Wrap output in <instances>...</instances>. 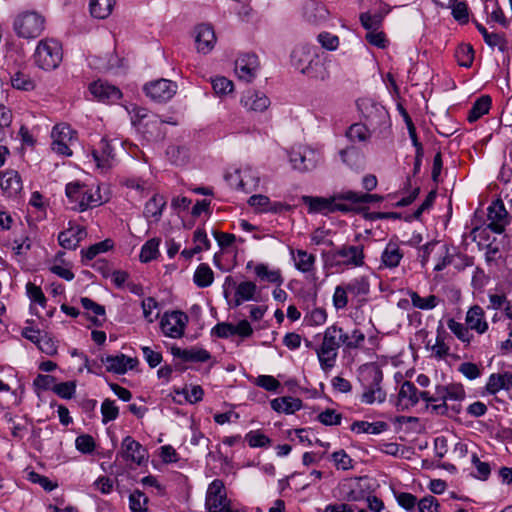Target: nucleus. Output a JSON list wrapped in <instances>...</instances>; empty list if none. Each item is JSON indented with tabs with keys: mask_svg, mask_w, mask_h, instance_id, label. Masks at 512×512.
<instances>
[{
	"mask_svg": "<svg viewBox=\"0 0 512 512\" xmlns=\"http://www.w3.org/2000/svg\"><path fill=\"white\" fill-rule=\"evenodd\" d=\"M44 18L36 12H27L18 16L14 21L16 34L25 39H34L44 30Z\"/></svg>",
	"mask_w": 512,
	"mask_h": 512,
	"instance_id": "7",
	"label": "nucleus"
},
{
	"mask_svg": "<svg viewBox=\"0 0 512 512\" xmlns=\"http://www.w3.org/2000/svg\"><path fill=\"white\" fill-rule=\"evenodd\" d=\"M388 424L384 421L367 422L355 421L351 424L350 429L356 433L380 434L388 429Z\"/></svg>",
	"mask_w": 512,
	"mask_h": 512,
	"instance_id": "34",
	"label": "nucleus"
},
{
	"mask_svg": "<svg viewBox=\"0 0 512 512\" xmlns=\"http://www.w3.org/2000/svg\"><path fill=\"white\" fill-rule=\"evenodd\" d=\"M360 112V122L353 123L348 128H386L390 127V116L386 108L370 98H361L356 102Z\"/></svg>",
	"mask_w": 512,
	"mask_h": 512,
	"instance_id": "1",
	"label": "nucleus"
},
{
	"mask_svg": "<svg viewBox=\"0 0 512 512\" xmlns=\"http://www.w3.org/2000/svg\"><path fill=\"white\" fill-rule=\"evenodd\" d=\"M448 328L455 334V336L462 342L469 344L473 335L469 332V326L455 321L453 318L447 321Z\"/></svg>",
	"mask_w": 512,
	"mask_h": 512,
	"instance_id": "49",
	"label": "nucleus"
},
{
	"mask_svg": "<svg viewBox=\"0 0 512 512\" xmlns=\"http://www.w3.org/2000/svg\"><path fill=\"white\" fill-rule=\"evenodd\" d=\"M259 68L258 56L255 53H244L236 59L234 70L239 80L250 83L257 76Z\"/></svg>",
	"mask_w": 512,
	"mask_h": 512,
	"instance_id": "14",
	"label": "nucleus"
},
{
	"mask_svg": "<svg viewBox=\"0 0 512 512\" xmlns=\"http://www.w3.org/2000/svg\"><path fill=\"white\" fill-rule=\"evenodd\" d=\"M113 247V242L110 239H105L101 242L95 243L91 245L88 249H82L81 255H82V261L84 259L86 260H92L94 259L98 254L104 253L108 250H110Z\"/></svg>",
	"mask_w": 512,
	"mask_h": 512,
	"instance_id": "44",
	"label": "nucleus"
},
{
	"mask_svg": "<svg viewBox=\"0 0 512 512\" xmlns=\"http://www.w3.org/2000/svg\"><path fill=\"white\" fill-rule=\"evenodd\" d=\"M166 204L167 202L163 195L154 194L145 204L144 217L147 219L153 218L155 222H158L162 217Z\"/></svg>",
	"mask_w": 512,
	"mask_h": 512,
	"instance_id": "28",
	"label": "nucleus"
},
{
	"mask_svg": "<svg viewBox=\"0 0 512 512\" xmlns=\"http://www.w3.org/2000/svg\"><path fill=\"white\" fill-rule=\"evenodd\" d=\"M446 332L442 326L437 329L436 342L432 347V351L438 359H442L449 353V346L445 343Z\"/></svg>",
	"mask_w": 512,
	"mask_h": 512,
	"instance_id": "52",
	"label": "nucleus"
},
{
	"mask_svg": "<svg viewBox=\"0 0 512 512\" xmlns=\"http://www.w3.org/2000/svg\"><path fill=\"white\" fill-rule=\"evenodd\" d=\"M492 99L489 95H482L479 97L470 108L467 120L469 123H474L484 114H487L491 108Z\"/></svg>",
	"mask_w": 512,
	"mask_h": 512,
	"instance_id": "32",
	"label": "nucleus"
},
{
	"mask_svg": "<svg viewBox=\"0 0 512 512\" xmlns=\"http://www.w3.org/2000/svg\"><path fill=\"white\" fill-rule=\"evenodd\" d=\"M10 81L12 87L17 90L31 91L35 88V82L22 72H16L11 76Z\"/></svg>",
	"mask_w": 512,
	"mask_h": 512,
	"instance_id": "50",
	"label": "nucleus"
},
{
	"mask_svg": "<svg viewBox=\"0 0 512 512\" xmlns=\"http://www.w3.org/2000/svg\"><path fill=\"white\" fill-rule=\"evenodd\" d=\"M255 274L261 280H265L270 283H276L278 285H281L283 283V278L281 276L280 270H269L268 266L263 263L256 265Z\"/></svg>",
	"mask_w": 512,
	"mask_h": 512,
	"instance_id": "43",
	"label": "nucleus"
},
{
	"mask_svg": "<svg viewBox=\"0 0 512 512\" xmlns=\"http://www.w3.org/2000/svg\"><path fill=\"white\" fill-rule=\"evenodd\" d=\"M62 58V46L54 39L41 40L34 53L35 64L46 71L56 69L62 62Z\"/></svg>",
	"mask_w": 512,
	"mask_h": 512,
	"instance_id": "4",
	"label": "nucleus"
},
{
	"mask_svg": "<svg viewBox=\"0 0 512 512\" xmlns=\"http://www.w3.org/2000/svg\"><path fill=\"white\" fill-rule=\"evenodd\" d=\"M455 57L460 66L469 68L474 60V49L470 44H461L455 51Z\"/></svg>",
	"mask_w": 512,
	"mask_h": 512,
	"instance_id": "46",
	"label": "nucleus"
},
{
	"mask_svg": "<svg viewBox=\"0 0 512 512\" xmlns=\"http://www.w3.org/2000/svg\"><path fill=\"white\" fill-rule=\"evenodd\" d=\"M292 66L303 75L318 78L322 75L323 64L315 46L302 44L296 46L290 55Z\"/></svg>",
	"mask_w": 512,
	"mask_h": 512,
	"instance_id": "2",
	"label": "nucleus"
},
{
	"mask_svg": "<svg viewBox=\"0 0 512 512\" xmlns=\"http://www.w3.org/2000/svg\"><path fill=\"white\" fill-rule=\"evenodd\" d=\"M212 87L217 95H228L233 92L234 84L224 76H218L212 79Z\"/></svg>",
	"mask_w": 512,
	"mask_h": 512,
	"instance_id": "57",
	"label": "nucleus"
},
{
	"mask_svg": "<svg viewBox=\"0 0 512 512\" xmlns=\"http://www.w3.org/2000/svg\"><path fill=\"white\" fill-rule=\"evenodd\" d=\"M124 359V354H118L115 356L108 355L106 357H101V362L106 365V370L108 372L121 375L126 373Z\"/></svg>",
	"mask_w": 512,
	"mask_h": 512,
	"instance_id": "39",
	"label": "nucleus"
},
{
	"mask_svg": "<svg viewBox=\"0 0 512 512\" xmlns=\"http://www.w3.org/2000/svg\"><path fill=\"white\" fill-rule=\"evenodd\" d=\"M341 327L332 325L326 328L323 334L322 344L315 348L321 368L324 371L334 367L338 356Z\"/></svg>",
	"mask_w": 512,
	"mask_h": 512,
	"instance_id": "3",
	"label": "nucleus"
},
{
	"mask_svg": "<svg viewBox=\"0 0 512 512\" xmlns=\"http://www.w3.org/2000/svg\"><path fill=\"white\" fill-rule=\"evenodd\" d=\"M121 457L125 462L136 464L137 466L145 465L149 459L148 450L131 436H126L121 442L120 450L117 458Z\"/></svg>",
	"mask_w": 512,
	"mask_h": 512,
	"instance_id": "10",
	"label": "nucleus"
},
{
	"mask_svg": "<svg viewBox=\"0 0 512 512\" xmlns=\"http://www.w3.org/2000/svg\"><path fill=\"white\" fill-rule=\"evenodd\" d=\"M245 441L251 448H267L272 440L260 430H252L245 435Z\"/></svg>",
	"mask_w": 512,
	"mask_h": 512,
	"instance_id": "47",
	"label": "nucleus"
},
{
	"mask_svg": "<svg viewBox=\"0 0 512 512\" xmlns=\"http://www.w3.org/2000/svg\"><path fill=\"white\" fill-rule=\"evenodd\" d=\"M367 34L365 36L366 41L377 48L384 49L387 47L388 40L386 35L382 31L378 30H367Z\"/></svg>",
	"mask_w": 512,
	"mask_h": 512,
	"instance_id": "61",
	"label": "nucleus"
},
{
	"mask_svg": "<svg viewBox=\"0 0 512 512\" xmlns=\"http://www.w3.org/2000/svg\"><path fill=\"white\" fill-rule=\"evenodd\" d=\"M224 296L228 298L229 291L228 287L235 288L234 306L238 307L243 301H249L254 299V295L257 289L255 283L251 281H244L240 284H236L232 276H227L224 282Z\"/></svg>",
	"mask_w": 512,
	"mask_h": 512,
	"instance_id": "15",
	"label": "nucleus"
},
{
	"mask_svg": "<svg viewBox=\"0 0 512 512\" xmlns=\"http://www.w3.org/2000/svg\"><path fill=\"white\" fill-rule=\"evenodd\" d=\"M437 394L440 395L442 402L438 404H428L427 410L435 415L449 416V406L447 405V395L445 385L436 386Z\"/></svg>",
	"mask_w": 512,
	"mask_h": 512,
	"instance_id": "45",
	"label": "nucleus"
},
{
	"mask_svg": "<svg viewBox=\"0 0 512 512\" xmlns=\"http://www.w3.org/2000/svg\"><path fill=\"white\" fill-rule=\"evenodd\" d=\"M26 293L31 302L37 303L42 307L46 306L47 299L39 286L28 282L26 284Z\"/></svg>",
	"mask_w": 512,
	"mask_h": 512,
	"instance_id": "58",
	"label": "nucleus"
},
{
	"mask_svg": "<svg viewBox=\"0 0 512 512\" xmlns=\"http://www.w3.org/2000/svg\"><path fill=\"white\" fill-rule=\"evenodd\" d=\"M160 240L157 238H152L148 240L141 248L140 252V261L143 263H148L152 261L153 259L157 258V255L159 253L158 247H159Z\"/></svg>",
	"mask_w": 512,
	"mask_h": 512,
	"instance_id": "48",
	"label": "nucleus"
},
{
	"mask_svg": "<svg viewBox=\"0 0 512 512\" xmlns=\"http://www.w3.org/2000/svg\"><path fill=\"white\" fill-rule=\"evenodd\" d=\"M327 257L336 265L361 267L364 265V247L362 245H342L329 251Z\"/></svg>",
	"mask_w": 512,
	"mask_h": 512,
	"instance_id": "5",
	"label": "nucleus"
},
{
	"mask_svg": "<svg viewBox=\"0 0 512 512\" xmlns=\"http://www.w3.org/2000/svg\"><path fill=\"white\" fill-rule=\"evenodd\" d=\"M486 391L490 395H495L500 390H511L512 389V373H493L489 376L485 386Z\"/></svg>",
	"mask_w": 512,
	"mask_h": 512,
	"instance_id": "26",
	"label": "nucleus"
},
{
	"mask_svg": "<svg viewBox=\"0 0 512 512\" xmlns=\"http://www.w3.org/2000/svg\"><path fill=\"white\" fill-rule=\"evenodd\" d=\"M52 390L63 399H71L75 394L76 384L73 381L62 382L55 384Z\"/></svg>",
	"mask_w": 512,
	"mask_h": 512,
	"instance_id": "59",
	"label": "nucleus"
},
{
	"mask_svg": "<svg viewBox=\"0 0 512 512\" xmlns=\"http://www.w3.org/2000/svg\"><path fill=\"white\" fill-rule=\"evenodd\" d=\"M87 236L86 229L80 225H71L58 235V242L64 249L75 250Z\"/></svg>",
	"mask_w": 512,
	"mask_h": 512,
	"instance_id": "19",
	"label": "nucleus"
},
{
	"mask_svg": "<svg viewBox=\"0 0 512 512\" xmlns=\"http://www.w3.org/2000/svg\"><path fill=\"white\" fill-rule=\"evenodd\" d=\"M488 219L490 223L488 228L494 233L501 234L508 224V213L501 200L494 201L488 208Z\"/></svg>",
	"mask_w": 512,
	"mask_h": 512,
	"instance_id": "17",
	"label": "nucleus"
},
{
	"mask_svg": "<svg viewBox=\"0 0 512 512\" xmlns=\"http://www.w3.org/2000/svg\"><path fill=\"white\" fill-rule=\"evenodd\" d=\"M338 198L352 204L382 202L384 200V197L378 194L361 193L352 190L341 192V195L338 196Z\"/></svg>",
	"mask_w": 512,
	"mask_h": 512,
	"instance_id": "33",
	"label": "nucleus"
},
{
	"mask_svg": "<svg viewBox=\"0 0 512 512\" xmlns=\"http://www.w3.org/2000/svg\"><path fill=\"white\" fill-rule=\"evenodd\" d=\"M248 204L252 207L258 208L261 212H277L278 207L282 206L281 203H274L273 206H270L271 202L269 197L262 194L252 195L248 199Z\"/></svg>",
	"mask_w": 512,
	"mask_h": 512,
	"instance_id": "41",
	"label": "nucleus"
},
{
	"mask_svg": "<svg viewBox=\"0 0 512 512\" xmlns=\"http://www.w3.org/2000/svg\"><path fill=\"white\" fill-rule=\"evenodd\" d=\"M188 322V316L182 311L166 312L160 321L162 332L171 338H180Z\"/></svg>",
	"mask_w": 512,
	"mask_h": 512,
	"instance_id": "13",
	"label": "nucleus"
},
{
	"mask_svg": "<svg viewBox=\"0 0 512 512\" xmlns=\"http://www.w3.org/2000/svg\"><path fill=\"white\" fill-rule=\"evenodd\" d=\"M357 211L358 214H362L363 218L369 221L401 218V213L399 212H369L368 209L364 207H359Z\"/></svg>",
	"mask_w": 512,
	"mask_h": 512,
	"instance_id": "53",
	"label": "nucleus"
},
{
	"mask_svg": "<svg viewBox=\"0 0 512 512\" xmlns=\"http://www.w3.org/2000/svg\"><path fill=\"white\" fill-rule=\"evenodd\" d=\"M361 25L366 30H379L382 25L381 15H375L372 11H366L359 16Z\"/></svg>",
	"mask_w": 512,
	"mask_h": 512,
	"instance_id": "55",
	"label": "nucleus"
},
{
	"mask_svg": "<svg viewBox=\"0 0 512 512\" xmlns=\"http://www.w3.org/2000/svg\"><path fill=\"white\" fill-rule=\"evenodd\" d=\"M295 267L297 270L303 273H308L314 270L316 257L313 254H309L305 250L298 249L296 251Z\"/></svg>",
	"mask_w": 512,
	"mask_h": 512,
	"instance_id": "38",
	"label": "nucleus"
},
{
	"mask_svg": "<svg viewBox=\"0 0 512 512\" xmlns=\"http://www.w3.org/2000/svg\"><path fill=\"white\" fill-rule=\"evenodd\" d=\"M148 498L140 490H135L129 496V507L132 512H148Z\"/></svg>",
	"mask_w": 512,
	"mask_h": 512,
	"instance_id": "51",
	"label": "nucleus"
},
{
	"mask_svg": "<svg viewBox=\"0 0 512 512\" xmlns=\"http://www.w3.org/2000/svg\"><path fill=\"white\" fill-rule=\"evenodd\" d=\"M91 154L97 168L107 170L111 167V159L113 158V146L106 137L101 139L99 147L93 149Z\"/></svg>",
	"mask_w": 512,
	"mask_h": 512,
	"instance_id": "24",
	"label": "nucleus"
},
{
	"mask_svg": "<svg viewBox=\"0 0 512 512\" xmlns=\"http://www.w3.org/2000/svg\"><path fill=\"white\" fill-rule=\"evenodd\" d=\"M77 130H52V150L59 155L71 156L72 151L69 148V143L76 137Z\"/></svg>",
	"mask_w": 512,
	"mask_h": 512,
	"instance_id": "20",
	"label": "nucleus"
},
{
	"mask_svg": "<svg viewBox=\"0 0 512 512\" xmlns=\"http://www.w3.org/2000/svg\"><path fill=\"white\" fill-rule=\"evenodd\" d=\"M76 449L83 454H91L94 452L96 443L94 438L89 434H82L75 440Z\"/></svg>",
	"mask_w": 512,
	"mask_h": 512,
	"instance_id": "56",
	"label": "nucleus"
},
{
	"mask_svg": "<svg viewBox=\"0 0 512 512\" xmlns=\"http://www.w3.org/2000/svg\"><path fill=\"white\" fill-rule=\"evenodd\" d=\"M66 196L72 203L77 205V209L81 212L92 206L101 204L100 197L96 198L95 193L85 189V186L79 182H71L66 185Z\"/></svg>",
	"mask_w": 512,
	"mask_h": 512,
	"instance_id": "8",
	"label": "nucleus"
},
{
	"mask_svg": "<svg viewBox=\"0 0 512 512\" xmlns=\"http://www.w3.org/2000/svg\"><path fill=\"white\" fill-rule=\"evenodd\" d=\"M365 379L368 384L361 395V402L365 404H373L375 401L383 403L386 399V392L380 386L383 380L382 370L377 366L366 369Z\"/></svg>",
	"mask_w": 512,
	"mask_h": 512,
	"instance_id": "6",
	"label": "nucleus"
},
{
	"mask_svg": "<svg viewBox=\"0 0 512 512\" xmlns=\"http://www.w3.org/2000/svg\"><path fill=\"white\" fill-rule=\"evenodd\" d=\"M319 152L309 147L292 149L289 152V161L294 170L308 172L314 170L321 162Z\"/></svg>",
	"mask_w": 512,
	"mask_h": 512,
	"instance_id": "9",
	"label": "nucleus"
},
{
	"mask_svg": "<svg viewBox=\"0 0 512 512\" xmlns=\"http://www.w3.org/2000/svg\"><path fill=\"white\" fill-rule=\"evenodd\" d=\"M89 91L94 98L104 103H114L122 97V92L118 87L101 80L91 83Z\"/></svg>",
	"mask_w": 512,
	"mask_h": 512,
	"instance_id": "18",
	"label": "nucleus"
},
{
	"mask_svg": "<svg viewBox=\"0 0 512 512\" xmlns=\"http://www.w3.org/2000/svg\"><path fill=\"white\" fill-rule=\"evenodd\" d=\"M115 5V0H90V13L98 19L107 18Z\"/></svg>",
	"mask_w": 512,
	"mask_h": 512,
	"instance_id": "36",
	"label": "nucleus"
},
{
	"mask_svg": "<svg viewBox=\"0 0 512 512\" xmlns=\"http://www.w3.org/2000/svg\"><path fill=\"white\" fill-rule=\"evenodd\" d=\"M195 43L198 52L209 53L216 42V36L213 28L207 24L198 25L195 29Z\"/></svg>",
	"mask_w": 512,
	"mask_h": 512,
	"instance_id": "21",
	"label": "nucleus"
},
{
	"mask_svg": "<svg viewBox=\"0 0 512 512\" xmlns=\"http://www.w3.org/2000/svg\"><path fill=\"white\" fill-rule=\"evenodd\" d=\"M402 258L403 253L401 252L399 247L391 242L387 244L386 248L384 249L381 255L382 263L389 268L397 267Z\"/></svg>",
	"mask_w": 512,
	"mask_h": 512,
	"instance_id": "35",
	"label": "nucleus"
},
{
	"mask_svg": "<svg viewBox=\"0 0 512 512\" xmlns=\"http://www.w3.org/2000/svg\"><path fill=\"white\" fill-rule=\"evenodd\" d=\"M419 402L418 389L410 381H404L398 393L396 406L398 410H405Z\"/></svg>",
	"mask_w": 512,
	"mask_h": 512,
	"instance_id": "23",
	"label": "nucleus"
},
{
	"mask_svg": "<svg viewBox=\"0 0 512 512\" xmlns=\"http://www.w3.org/2000/svg\"><path fill=\"white\" fill-rule=\"evenodd\" d=\"M466 323L470 329L483 334L488 329V324L484 319V310L478 305L471 307L466 314Z\"/></svg>",
	"mask_w": 512,
	"mask_h": 512,
	"instance_id": "29",
	"label": "nucleus"
},
{
	"mask_svg": "<svg viewBox=\"0 0 512 512\" xmlns=\"http://www.w3.org/2000/svg\"><path fill=\"white\" fill-rule=\"evenodd\" d=\"M129 114L133 126H143L146 128L149 125H157L158 123V115L143 107L134 106Z\"/></svg>",
	"mask_w": 512,
	"mask_h": 512,
	"instance_id": "30",
	"label": "nucleus"
},
{
	"mask_svg": "<svg viewBox=\"0 0 512 512\" xmlns=\"http://www.w3.org/2000/svg\"><path fill=\"white\" fill-rule=\"evenodd\" d=\"M241 104L248 111L263 112L270 106V99L262 92L248 90L242 96Z\"/></svg>",
	"mask_w": 512,
	"mask_h": 512,
	"instance_id": "22",
	"label": "nucleus"
},
{
	"mask_svg": "<svg viewBox=\"0 0 512 512\" xmlns=\"http://www.w3.org/2000/svg\"><path fill=\"white\" fill-rule=\"evenodd\" d=\"M166 154L175 165L184 164L187 157L186 149L181 146H169L166 150Z\"/></svg>",
	"mask_w": 512,
	"mask_h": 512,
	"instance_id": "62",
	"label": "nucleus"
},
{
	"mask_svg": "<svg viewBox=\"0 0 512 512\" xmlns=\"http://www.w3.org/2000/svg\"><path fill=\"white\" fill-rule=\"evenodd\" d=\"M318 42L321 46L329 51H334L339 46V38L329 32H322L317 36Z\"/></svg>",
	"mask_w": 512,
	"mask_h": 512,
	"instance_id": "63",
	"label": "nucleus"
},
{
	"mask_svg": "<svg viewBox=\"0 0 512 512\" xmlns=\"http://www.w3.org/2000/svg\"><path fill=\"white\" fill-rule=\"evenodd\" d=\"M230 504L223 481L213 480L208 486L205 498V507L208 512H223Z\"/></svg>",
	"mask_w": 512,
	"mask_h": 512,
	"instance_id": "12",
	"label": "nucleus"
},
{
	"mask_svg": "<svg viewBox=\"0 0 512 512\" xmlns=\"http://www.w3.org/2000/svg\"><path fill=\"white\" fill-rule=\"evenodd\" d=\"M302 407V401L294 397H279L271 401V408L278 413L293 414Z\"/></svg>",
	"mask_w": 512,
	"mask_h": 512,
	"instance_id": "31",
	"label": "nucleus"
},
{
	"mask_svg": "<svg viewBox=\"0 0 512 512\" xmlns=\"http://www.w3.org/2000/svg\"><path fill=\"white\" fill-rule=\"evenodd\" d=\"M0 187L8 196H15L22 190V180L15 170H7L2 173Z\"/></svg>",
	"mask_w": 512,
	"mask_h": 512,
	"instance_id": "27",
	"label": "nucleus"
},
{
	"mask_svg": "<svg viewBox=\"0 0 512 512\" xmlns=\"http://www.w3.org/2000/svg\"><path fill=\"white\" fill-rule=\"evenodd\" d=\"M317 419L320 423L326 426L340 425L342 420V415L337 413L334 409H326L321 412Z\"/></svg>",
	"mask_w": 512,
	"mask_h": 512,
	"instance_id": "60",
	"label": "nucleus"
},
{
	"mask_svg": "<svg viewBox=\"0 0 512 512\" xmlns=\"http://www.w3.org/2000/svg\"><path fill=\"white\" fill-rule=\"evenodd\" d=\"M102 422L107 424L110 421L115 420L119 415V409L115 404V401L105 399L101 405Z\"/></svg>",
	"mask_w": 512,
	"mask_h": 512,
	"instance_id": "54",
	"label": "nucleus"
},
{
	"mask_svg": "<svg viewBox=\"0 0 512 512\" xmlns=\"http://www.w3.org/2000/svg\"><path fill=\"white\" fill-rule=\"evenodd\" d=\"M412 305L415 308L421 309V310H431L435 308L438 303L439 299L435 295H429L428 297H421L417 292L410 291L409 293Z\"/></svg>",
	"mask_w": 512,
	"mask_h": 512,
	"instance_id": "40",
	"label": "nucleus"
},
{
	"mask_svg": "<svg viewBox=\"0 0 512 512\" xmlns=\"http://www.w3.org/2000/svg\"><path fill=\"white\" fill-rule=\"evenodd\" d=\"M193 280L199 288H206L213 283L214 273L208 264L201 263L194 273Z\"/></svg>",
	"mask_w": 512,
	"mask_h": 512,
	"instance_id": "37",
	"label": "nucleus"
},
{
	"mask_svg": "<svg viewBox=\"0 0 512 512\" xmlns=\"http://www.w3.org/2000/svg\"><path fill=\"white\" fill-rule=\"evenodd\" d=\"M341 195V192L335 193L333 196L325 198L319 196H309L303 195L301 197V201L304 205L308 207L309 214H324L327 215L332 213V203L335 201H344L343 199L338 198Z\"/></svg>",
	"mask_w": 512,
	"mask_h": 512,
	"instance_id": "16",
	"label": "nucleus"
},
{
	"mask_svg": "<svg viewBox=\"0 0 512 512\" xmlns=\"http://www.w3.org/2000/svg\"><path fill=\"white\" fill-rule=\"evenodd\" d=\"M419 512H439V503L434 496L423 497L418 503Z\"/></svg>",
	"mask_w": 512,
	"mask_h": 512,
	"instance_id": "64",
	"label": "nucleus"
},
{
	"mask_svg": "<svg viewBox=\"0 0 512 512\" xmlns=\"http://www.w3.org/2000/svg\"><path fill=\"white\" fill-rule=\"evenodd\" d=\"M348 293L359 296V295H367L370 291V284L367 277H358L354 278L348 283L344 284Z\"/></svg>",
	"mask_w": 512,
	"mask_h": 512,
	"instance_id": "42",
	"label": "nucleus"
},
{
	"mask_svg": "<svg viewBox=\"0 0 512 512\" xmlns=\"http://www.w3.org/2000/svg\"><path fill=\"white\" fill-rule=\"evenodd\" d=\"M177 89L176 82L164 78L150 81L143 86L145 95L158 103H164L172 99Z\"/></svg>",
	"mask_w": 512,
	"mask_h": 512,
	"instance_id": "11",
	"label": "nucleus"
},
{
	"mask_svg": "<svg viewBox=\"0 0 512 512\" xmlns=\"http://www.w3.org/2000/svg\"><path fill=\"white\" fill-rule=\"evenodd\" d=\"M171 354L175 358H180L184 362L202 363L210 360L211 358V354L202 348L181 349L173 346L171 348Z\"/></svg>",
	"mask_w": 512,
	"mask_h": 512,
	"instance_id": "25",
	"label": "nucleus"
}]
</instances>
